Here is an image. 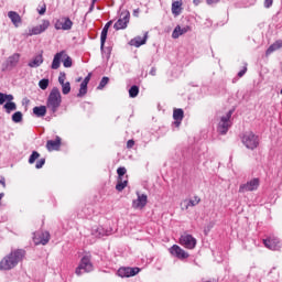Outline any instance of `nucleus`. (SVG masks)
Segmentation results:
<instances>
[{
    "label": "nucleus",
    "instance_id": "obj_40",
    "mask_svg": "<svg viewBox=\"0 0 282 282\" xmlns=\"http://www.w3.org/2000/svg\"><path fill=\"white\" fill-rule=\"evenodd\" d=\"M117 174L119 175V180H122V177H124V175L127 174V169L126 167H119L117 170Z\"/></svg>",
    "mask_w": 282,
    "mask_h": 282
},
{
    "label": "nucleus",
    "instance_id": "obj_33",
    "mask_svg": "<svg viewBox=\"0 0 282 282\" xmlns=\"http://www.w3.org/2000/svg\"><path fill=\"white\" fill-rule=\"evenodd\" d=\"M138 94H140V88L138 86H132L130 89H129V96L130 98H137L138 97Z\"/></svg>",
    "mask_w": 282,
    "mask_h": 282
},
{
    "label": "nucleus",
    "instance_id": "obj_5",
    "mask_svg": "<svg viewBox=\"0 0 282 282\" xmlns=\"http://www.w3.org/2000/svg\"><path fill=\"white\" fill-rule=\"evenodd\" d=\"M94 270V264L91 263V256H84L80 260L79 265L75 270V274L80 276L83 272H91Z\"/></svg>",
    "mask_w": 282,
    "mask_h": 282
},
{
    "label": "nucleus",
    "instance_id": "obj_45",
    "mask_svg": "<svg viewBox=\"0 0 282 282\" xmlns=\"http://www.w3.org/2000/svg\"><path fill=\"white\" fill-rule=\"evenodd\" d=\"M134 144H135V141H133L132 139L129 140V141L127 142V149H133Z\"/></svg>",
    "mask_w": 282,
    "mask_h": 282
},
{
    "label": "nucleus",
    "instance_id": "obj_8",
    "mask_svg": "<svg viewBox=\"0 0 282 282\" xmlns=\"http://www.w3.org/2000/svg\"><path fill=\"white\" fill-rule=\"evenodd\" d=\"M21 59V54L14 53L9 56L6 63L2 64V72H8V69H14L17 65H19V61Z\"/></svg>",
    "mask_w": 282,
    "mask_h": 282
},
{
    "label": "nucleus",
    "instance_id": "obj_50",
    "mask_svg": "<svg viewBox=\"0 0 282 282\" xmlns=\"http://www.w3.org/2000/svg\"><path fill=\"white\" fill-rule=\"evenodd\" d=\"M140 14V9H134L133 10V17H139Z\"/></svg>",
    "mask_w": 282,
    "mask_h": 282
},
{
    "label": "nucleus",
    "instance_id": "obj_47",
    "mask_svg": "<svg viewBox=\"0 0 282 282\" xmlns=\"http://www.w3.org/2000/svg\"><path fill=\"white\" fill-rule=\"evenodd\" d=\"M246 72H248V68H247V67H245L242 70H240V72L238 73L239 78H241V76H245V75H246Z\"/></svg>",
    "mask_w": 282,
    "mask_h": 282
},
{
    "label": "nucleus",
    "instance_id": "obj_12",
    "mask_svg": "<svg viewBox=\"0 0 282 282\" xmlns=\"http://www.w3.org/2000/svg\"><path fill=\"white\" fill-rule=\"evenodd\" d=\"M149 202V197L147 194H140V192H137V199L132 200V208L135 210H142L144 206H147Z\"/></svg>",
    "mask_w": 282,
    "mask_h": 282
},
{
    "label": "nucleus",
    "instance_id": "obj_9",
    "mask_svg": "<svg viewBox=\"0 0 282 282\" xmlns=\"http://www.w3.org/2000/svg\"><path fill=\"white\" fill-rule=\"evenodd\" d=\"M141 269L138 267H123L117 271L118 276L121 279H129L130 276H135V274H140Z\"/></svg>",
    "mask_w": 282,
    "mask_h": 282
},
{
    "label": "nucleus",
    "instance_id": "obj_53",
    "mask_svg": "<svg viewBox=\"0 0 282 282\" xmlns=\"http://www.w3.org/2000/svg\"><path fill=\"white\" fill-rule=\"evenodd\" d=\"M96 1H98V0H93V6H94V3H96Z\"/></svg>",
    "mask_w": 282,
    "mask_h": 282
},
{
    "label": "nucleus",
    "instance_id": "obj_4",
    "mask_svg": "<svg viewBox=\"0 0 282 282\" xmlns=\"http://www.w3.org/2000/svg\"><path fill=\"white\" fill-rule=\"evenodd\" d=\"M241 140H242V144H245V147L247 149H250L251 151H254V149L259 147V135L254 134V132L252 131L245 132L242 134Z\"/></svg>",
    "mask_w": 282,
    "mask_h": 282
},
{
    "label": "nucleus",
    "instance_id": "obj_37",
    "mask_svg": "<svg viewBox=\"0 0 282 282\" xmlns=\"http://www.w3.org/2000/svg\"><path fill=\"white\" fill-rule=\"evenodd\" d=\"M69 91H72V85L69 84V82H66L62 85V93L64 94V96H67Z\"/></svg>",
    "mask_w": 282,
    "mask_h": 282
},
{
    "label": "nucleus",
    "instance_id": "obj_15",
    "mask_svg": "<svg viewBox=\"0 0 282 282\" xmlns=\"http://www.w3.org/2000/svg\"><path fill=\"white\" fill-rule=\"evenodd\" d=\"M33 241L35 246H47L50 243V234L47 231H42L41 234H34Z\"/></svg>",
    "mask_w": 282,
    "mask_h": 282
},
{
    "label": "nucleus",
    "instance_id": "obj_44",
    "mask_svg": "<svg viewBox=\"0 0 282 282\" xmlns=\"http://www.w3.org/2000/svg\"><path fill=\"white\" fill-rule=\"evenodd\" d=\"M219 1H221V0H206V3H207V6H215V4L219 3Z\"/></svg>",
    "mask_w": 282,
    "mask_h": 282
},
{
    "label": "nucleus",
    "instance_id": "obj_35",
    "mask_svg": "<svg viewBox=\"0 0 282 282\" xmlns=\"http://www.w3.org/2000/svg\"><path fill=\"white\" fill-rule=\"evenodd\" d=\"M127 184H128L127 181H122V178H119V181L116 185L117 191H119V192L124 191V188H127Z\"/></svg>",
    "mask_w": 282,
    "mask_h": 282
},
{
    "label": "nucleus",
    "instance_id": "obj_34",
    "mask_svg": "<svg viewBox=\"0 0 282 282\" xmlns=\"http://www.w3.org/2000/svg\"><path fill=\"white\" fill-rule=\"evenodd\" d=\"M180 8H182V2L175 1L172 3V13L180 14Z\"/></svg>",
    "mask_w": 282,
    "mask_h": 282
},
{
    "label": "nucleus",
    "instance_id": "obj_48",
    "mask_svg": "<svg viewBox=\"0 0 282 282\" xmlns=\"http://www.w3.org/2000/svg\"><path fill=\"white\" fill-rule=\"evenodd\" d=\"M0 184L3 186V188H6V177L0 176Z\"/></svg>",
    "mask_w": 282,
    "mask_h": 282
},
{
    "label": "nucleus",
    "instance_id": "obj_52",
    "mask_svg": "<svg viewBox=\"0 0 282 282\" xmlns=\"http://www.w3.org/2000/svg\"><path fill=\"white\" fill-rule=\"evenodd\" d=\"M194 6H199L202 3V0H193Z\"/></svg>",
    "mask_w": 282,
    "mask_h": 282
},
{
    "label": "nucleus",
    "instance_id": "obj_28",
    "mask_svg": "<svg viewBox=\"0 0 282 282\" xmlns=\"http://www.w3.org/2000/svg\"><path fill=\"white\" fill-rule=\"evenodd\" d=\"M33 113L37 116V118H43V116L47 113V107L46 106L34 107Z\"/></svg>",
    "mask_w": 282,
    "mask_h": 282
},
{
    "label": "nucleus",
    "instance_id": "obj_32",
    "mask_svg": "<svg viewBox=\"0 0 282 282\" xmlns=\"http://www.w3.org/2000/svg\"><path fill=\"white\" fill-rule=\"evenodd\" d=\"M87 85L88 84H85V83L82 82L79 93L77 94L78 98H83V96L87 95Z\"/></svg>",
    "mask_w": 282,
    "mask_h": 282
},
{
    "label": "nucleus",
    "instance_id": "obj_51",
    "mask_svg": "<svg viewBox=\"0 0 282 282\" xmlns=\"http://www.w3.org/2000/svg\"><path fill=\"white\" fill-rule=\"evenodd\" d=\"M156 72L158 70L155 68H151V70H150L151 76H155Z\"/></svg>",
    "mask_w": 282,
    "mask_h": 282
},
{
    "label": "nucleus",
    "instance_id": "obj_38",
    "mask_svg": "<svg viewBox=\"0 0 282 282\" xmlns=\"http://www.w3.org/2000/svg\"><path fill=\"white\" fill-rule=\"evenodd\" d=\"M39 87H40V89H43V90H45V89H47V87H50V79H41L40 82H39Z\"/></svg>",
    "mask_w": 282,
    "mask_h": 282
},
{
    "label": "nucleus",
    "instance_id": "obj_42",
    "mask_svg": "<svg viewBox=\"0 0 282 282\" xmlns=\"http://www.w3.org/2000/svg\"><path fill=\"white\" fill-rule=\"evenodd\" d=\"M65 79H66L65 73H61V74H59V77H58V83H59V85H65V84H66V83H65Z\"/></svg>",
    "mask_w": 282,
    "mask_h": 282
},
{
    "label": "nucleus",
    "instance_id": "obj_27",
    "mask_svg": "<svg viewBox=\"0 0 282 282\" xmlns=\"http://www.w3.org/2000/svg\"><path fill=\"white\" fill-rule=\"evenodd\" d=\"M43 65V54H39L29 62V67L36 68Z\"/></svg>",
    "mask_w": 282,
    "mask_h": 282
},
{
    "label": "nucleus",
    "instance_id": "obj_1",
    "mask_svg": "<svg viewBox=\"0 0 282 282\" xmlns=\"http://www.w3.org/2000/svg\"><path fill=\"white\" fill-rule=\"evenodd\" d=\"M23 259H25V250H13L0 261V270H12L17 268Z\"/></svg>",
    "mask_w": 282,
    "mask_h": 282
},
{
    "label": "nucleus",
    "instance_id": "obj_41",
    "mask_svg": "<svg viewBox=\"0 0 282 282\" xmlns=\"http://www.w3.org/2000/svg\"><path fill=\"white\" fill-rule=\"evenodd\" d=\"M43 166H45V159H40L35 164V169H43Z\"/></svg>",
    "mask_w": 282,
    "mask_h": 282
},
{
    "label": "nucleus",
    "instance_id": "obj_24",
    "mask_svg": "<svg viewBox=\"0 0 282 282\" xmlns=\"http://www.w3.org/2000/svg\"><path fill=\"white\" fill-rule=\"evenodd\" d=\"M173 119L175 120L174 124H176V127H180V124H182V120H184V110H182L180 108L174 109Z\"/></svg>",
    "mask_w": 282,
    "mask_h": 282
},
{
    "label": "nucleus",
    "instance_id": "obj_3",
    "mask_svg": "<svg viewBox=\"0 0 282 282\" xmlns=\"http://www.w3.org/2000/svg\"><path fill=\"white\" fill-rule=\"evenodd\" d=\"M62 61L64 67H72V57H69L65 51H61L54 55L51 67L53 69H58V67H61Z\"/></svg>",
    "mask_w": 282,
    "mask_h": 282
},
{
    "label": "nucleus",
    "instance_id": "obj_22",
    "mask_svg": "<svg viewBox=\"0 0 282 282\" xmlns=\"http://www.w3.org/2000/svg\"><path fill=\"white\" fill-rule=\"evenodd\" d=\"M47 151H58L61 149V137H56L55 140H48L46 142Z\"/></svg>",
    "mask_w": 282,
    "mask_h": 282
},
{
    "label": "nucleus",
    "instance_id": "obj_19",
    "mask_svg": "<svg viewBox=\"0 0 282 282\" xmlns=\"http://www.w3.org/2000/svg\"><path fill=\"white\" fill-rule=\"evenodd\" d=\"M129 12H127L123 18H120L115 24L113 28L115 30H124L127 28V23H129Z\"/></svg>",
    "mask_w": 282,
    "mask_h": 282
},
{
    "label": "nucleus",
    "instance_id": "obj_2",
    "mask_svg": "<svg viewBox=\"0 0 282 282\" xmlns=\"http://www.w3.org/2000/svg\"><path fill=\"white\" fill-rule=\"evenodd\" d=\"M63 102V96L61 95V90L57 87H54L47 98L46 108L52 111V113H56L58 111V107Z\"/></svg>",
    "mask_w": 282,
    "mask_h": 282
},
{
    "label": "nucleus",
    "instance_id": "obj_14",
    "mask_svg": "<svg viewBox=\"0 0 282 282\" xmlns=\"http://www.w3.org/2000/svg\"><path fill=\"white\" fill-rule=\"evenodd\" d=\"M202 202V198L199 196H194L193 198H186L181 202V209L188 210V208H195L199 203Z\"/></svg>",
    "mask_w": 282,
    "mask_h": 282
},
{
    "label": "nucleus",
    "instance_id": "obj_10",
    "mask_svg": "<svg viewBox=\"0 0 282 282\" xmlns=\"http://www.w3.org/2000/svg\"><path fill=\"white\" fill-rule=\"evenodd\" d=\"M54 28L55 30H72V28H74V22L67 17H62L55 21Z\"/></svg>",
    "mask_w": 282,
    "mask_h": 282
},
{
    "label": "nucleus",
    "instance_id": "obj_36",
    "mask_svg": "<svg viewBox=\"0 0 282 282\" xmlns=\"http://www.w3.org/2000/svg\"><path fill=\"white\" fill-rule=\"evenodd\" d=\"M41 158V154L36 151H33L32 154L29 158V164H34Z\"/></svg>",
    "mask_w": 282,
    "mask_h": 282
},
{
    "label": "nucleus",
    "instance_id": "obj_49",
    "mask_svg": "<svg viewBox=\"0 0 282 282\" xmlns=\"http://www.w3.org/2000/svg\"><path fill=\"white\" fill-rule=\"evenodd\" d=\"M45 11H46V7H45V4H43L41 10L39 11V14L43 15V14H45Z\"/></svg>",
    "mask_w": 282,
    "mask_h": 282
},
{
    "label": "nucleus",
    "instance_id": "obj_11",
    "mask_svg": "<svg viewBox=\"0 0 282 282\" xmlns=\"http://www.w3.org/2000/svg\"><path fill=\"white\" fill-rule=\"evenodd\" d=\"M180 243L184 248H187V250H193L195 249V246H197V239H195V237L192 235L185 234L181 236Z\"/></svg>",
    "mask_w": 282,
    "mask_h": 282
},
{
    "label": "nucleus",
    "instance_id": "obj_43",
    "mask_svg": "<svg viewBox=\"0 0 282 282\" xmlns=\"http://www.w3.org/2000/svg\"><path fill=\"white\" fill-rule=\"evenodd\" d=\"M272 3H274V0H264V8H272Z\"/></svg>",
    "mask_w": 282,
    "mask_h": 282
},
{
    "label": "nucleus",
    "instance_id": "obj_7",
    "mask_svg": "<svg viewBox=\"0 0 282 282\" xmlns=\"http://www.w3.org/2000/svg\"><path fill=\"white\" fill-rule=\"evenodd\" d=\"M261 184L259 178H252L245 184H241L239 187V193H252V191H257Z\"/></svg>",
    "mask_w": 282,
    "mask_h": 282
},
{
    "label": "nucleus",
    "instance_id": "obj_16",
    "mask_svg": "<svg viewBox=\"0 0 282 282\" xmlns=\"http://www.w3.org/2000/svg\"><path fill=\"white\" fill-rule=\"evenodd\" d=\"M169 252L172 257H176V259H188V252L184 251V249L177 245L172 246Z\"/></svg>",
    "mask_w": 282,
    "mask_h": 282
},
{
    "label": "nucleus",
    "instance_id": "obj_26",
    "mask_svg": "<svg viewBox=\"0 0 282 282\" xmlns=\"http://www.w3.org/2000/svg\"><path fill=\"white\" fill-rule=\"evenodd\" d=\"M8 17L15 28H19V25H21V15H19V13L14 11H9Z\"/></svg>",
    "mask_w": 282,
    "mask_h": 282
},
{
    "label": "nucleus",
    "instance_id": "obj_17",
    "mask_svg": "<svg viewBox=\"0 0 282 282\" xmlns=\"http://www.w3.org/2000/svg\"><path fill=\"white\" fill-rule=\"evenodd\" d=\"M263 243H264L265 248H268L269 250H281V248H282L281 240H279V238H274V237L264 239Z\"/></svg>",
    "mask_w": 282,
    "mask_h": 282
},
{
    "label": "nucleus",
    "instance_id": "obj_46",
    "mask_svg": "<svg viewBox=\"0 0 282 282\" xmlns=\"http://www.w3.org/2000/svg\"><path fill=\"white\" fill-rule=\"evenodd\" d=\"M89 80H91V74H88L82 83L89 85Z\"/></svg>",
    "mask_w": 282,
    "mask_h": 282
},
{
    "label": "nucleus",
    "instance_id": "obj_25",
    "mask_svg": "<svg viewBox=\"0 0 282 282\" xmlns=\"http://www.w3.org/2000/svg\"><path fill=\"white\" fill-rule=\"evenodd\" d=\"M282 47V40H276L273 44H271L268 50L265 51V56H270L273 52L281 50Z\"/></svg>",
    "mask_w": 282,
    "mask_h": 282
},
{
    "label": "nucleus",
    "instance_id": "obj_30",
    "mask_svg": "<svg viewBox=\"0 0 282 282\" xmlns=\"http://www.w3.org/2000/svg\"><path fill=\"white\" fill-rule=\"evenodd\" d=\"M4 109H6L7 113H10L11 111H17V104H14L13 101H8L4 105Z\"/></svg>",
    "mask_w": 282,
    "mask_h": 282
},
{
    "label": "nucleus",
    "instance_id": "obj_13",
    "mask_svg": "<svg viewBox=\"0 0 282 282\" xmlns=\"http://www.w3.org/2000/svg\"><path fill=\"white\" fill-rule=\"evenodd\" d=\"M47 28H50V20H42L41 24L33 26L29 31V35L34 36V35H39V34H43V32H45V30H47Z\"/></svg>",
    "mask_w": 282,
    "mask_h": 282
},
{
    "label": "nucleus",
    "instance_id": "obj_18",
    "mask_svg": "<svg viewBox=\"0 0 282 282\" xmlns=\"http://www.w3.org/2000/svg\"><path fill=\"white\" fill-rule=\"evenodd\" d=\"M147 39H149V33L145 32L143 36H137L130 41V45L133 47H141V45L147 44Z\"/></svg>",
    "mask_w": 282,
    "mask_h": 282
},
{
    "label": "nucleus",
    "instance_id": "obj_21",
    "mask_svg": "<svg viewBox=\"0 0 282 282\" xmlns=\"http://www.w3.org/2000/svg\"><path fill=\"white\" fill-rule=\"evenodd\" d=\"M186 32H191V26H175V29L172 32V39H180L182 34H186Z\"/></svg>",
    "mask_w": 282,
    "mask_h": 282
},
{
    "label": "nucleus",
    "instance_id": "obj_6",
    "mask_svg": "<svg viewBox=\"0 0 282 282\" xmlns=\"http://www.w3.org/2000/svg\"><path fill=\"white\" fill-rule=\"evenodd\" d=\"M230 118H232V110H229L226 116H223L220 118V121L218 123V131L223 135H226V133H228V130L230 129Z\"/></svg>",
    "mask_w": 282,
    "mask_h": 282
},
{
    "label": "nucleus",
    "instance_id": "obj_29",
    "mask_svg": "<svg viewBox=\"0 0 282 282\" xmlns=\"http://www.w3.org/2000/svg\"><path fill=\"white\" fill-rule=\"evenodd\" d=\"M14 100V96L0 93V105H4L6 102H12Z\"/></svg>",
    "mask_w": 282,
    "mask_h": 282
},
{
    "label": "nucleus",
    "instance_id": "obj_31",
    "mask_svg": "<svg viewBox=\"0 0 282 282\" xmlns=\"http://www.w3.org/2000/svg\"><path fill=\"white\" fill-rule=\"evenodd\" d=\"M23 121V113L21 111H17L12 115V122L19 123Z\"/></svg>",
    "mask_w": 282,
    "mask_h": 282
},
{
    "label": "nucleus",
    "instance_id": "obj_20",
    "mask_svg": "<svg viewBox=\"0 0 282 282\" xmlns=\"http://www.w3.org/2000/svg\"><path fill=\"white\" fill-rule=\"evenodd\" d=\"M111 21H109L102 29L100 35V50H105V43L107 42V34L109 32V28H111Z\"/></svg>",
    "mask_w": 282,
    "mask_h": 282
},
{
    "label": "nucleus",
    "instance_id": "obj_23",
    "mask_svg": "<svg viewBox=\"0 0 282 282\" xmlns=\"http://www.w3.org/2000/svg\"><path fill=\"white\" fill-rule=\"evenodd\" d=\"M107 235H109V231H107V230L105 229V227H102V226H94V227L91 228V236H93V237H98V238H100V237H105V236H107Z\"/></svg>",
    "mask_w": 282,
    "mask_h": 282
},
{
    "label": "nucleus",
    "instance_id": "obj_39",
    "mask_svg": "<svg viewBox=\"0 0 282 282\" xmlns=\"http://www.w3.org/2000/svg\"><path fill=\"white\" fill-rule=\"evenodd\" d=\"M108 84H109V77H102L97 88L105 89V86H107Z\"/></svg>",
    "mask_w": 282,
    "mask_h": 282
}]
</instances>
